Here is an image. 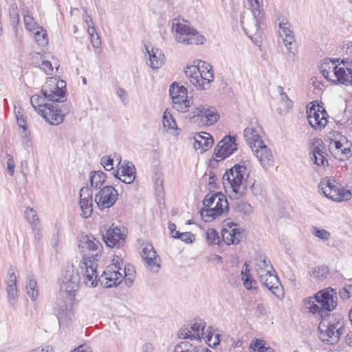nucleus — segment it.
I'll use <instances>...</instances> for the list:
<instances>
[{
    "label": "nucleus",
    "mask_w": 352,
    "mask_h": 352,
    "mask_svg": "<svg viewBox=\"0 0 352 352\" xmlns=\"http://www.w3.org/2000/svg\"><path fill=\"white\" fill-rule=\"evenodd\" d=\"M78 248L82 252L89 251L79 263L85 284L89 287L97 286L98 261L101 256L102 245L93 235H82L79 238Z\"/></svg>",
    "instance_id": "obj_1"
},
{
    "label": "nucleus",
    "mask_w": 352,
    "mask_h": 352,
    "mask_svg": "<svg viewBox=\"0 0 352 352\" xmlns=\"http://www.w3.org/2000/svg\"><path fill=\"white\" fill-rule=\"evenodd\" d=\"M80 276L73 265L68 266L63 278L60 280V291L53 310L59 323L64 322L69 318L70 310L68 304L72 302L75 292L78 290Z\"/></svg>",
    "instance_id": "obj_2"
},
{
    "label": "nucleus",
    "mask_w": 352,
    "mask_h": 352,
    "mask_svg": "<svg viewBox=\"0 0 352 352\" xmlns=\"http://www.w3.org/2000/svg\"><path fill=\"white\" fill-rule=\"evenodd\" d=\"M304 304L310 314L323 319L338 306V292L330 287L322 289L305 299Z\"/></svg>",
    "instance_id": "obj_3"
},
{
    "label": "nucleus",
    "mask_w": 352,
    "mask_h": 352,
    "mask_svg": "<svg viewBox=\"0 0 352 352\" xmlns=\"http://www.w3.org/2000/svg\"><path fill=\"white\" fill-rule=\"evenodd\" d=\"M249 176L245 162L234 165L226 170L222 177L224 187L230 186L232 192L230 198L239 199L245 194L247 190L246 177Z\"/></svg>",
    "instance_id": "obj_4"
},
{
    "label": "nucleus",
    "mask_w": 352,
    "mask_h": 352,
    "mask_svg": "<svg viewBox=\"0 0 352 352\" xmlns=\"http://www.w3.org/2000/svg\"><path fill=\"white\" fill-rule=\"evenodd\" d=\"M319 338L328 344H336L342 335L346 333L344 318L334 314L329 320L321 319L318 325Z\"/></svg>",
    "instance_id": "obj_5"
},
{
    "label": "nucleus",
    "mask_w": 352,
    "mask_h": 352,
    "mask_svg": "<svg viewBox=\"0 0 352 352\" xmlns=\"http://www.w3.org/2000/svg\"><path fill=\"white\" fill-rule=\"evenodd\" d=\"M172 32L177 43L185 45H199L204 43V38L196 30L186 24L184 20L173 19Z\"/></svg>",
    "instance_id": "obj_6"
},
{
    "label": "nucleus",
    "mask_w": 352,
    "mask_h": 352,
    "mask_svg": "<svg viewBox=\"0 0 352 352\" xmlns=\"http://www.w3.org/2000/svg\"><path fill=\"white\" fill-rule=\"evenodd\" d=\"M112 262L107 267L100 276L98 277L97 274L96 283L99 282L102 287L106 288L116 287L123 280V274L120 272L122 270V259L116 256L112 260Z\"/></svg>",
    "instance_id": "obj_7"
},
{
    "label": "nucleus",
    "mask_w": 352,
    "mask_h": 352,
    "mask_svg": "<svg viewBox=\"0 0 352 352\" xmlns=\"http://www.w3.org/2000/svg\"><path fill=\"white\" fill-rule=\"evenodd\" d=\"M318 189L325 197L337 202L349 200L351 197L349 190L341 187L335 180L329 178L321 179Z\"/></svg>",
    "instance_id": "obj_8"
},
{
    "label": "nucleus",
    "mask_w": 352,
    "mask_h": 352,
    "mask_svg": "<svg viewBox=\"0 0 352 352\" xmlns=\"http://www.w3.org/2000/svg\"><path fill=\"white\" fill-rule=\"evenodd\" d=\"M204 70L201 71L199 66H188L184 70L186 78L190 82L199 89H206V85H208L213 80V72L212 67L207 64Z\"/></svg>",
    "instance_id": "obj_9"
},
{
    "label": "nucleus",
    "mask_w": 352,
    "mask_h": 352,
    "mask_svg": "<svg viewBox=\"0 0 352 352\" xmlns=\"http://www.w3.org/2000/svg\"><path fill=\"white\" fill-rule=\"evenodd\" d=\"M66 82L63 80L49 78L41 89V94L48 101L63 102L65 99Z\"/></svg>",
    "instance_id": "obj_10"
},
{
    "label": "nucleus",
    "mask_w": 352,
    "mask_h": 352,
    "mask_svg": "<svg viewBox=\"0 0 352 352\" xmlns=\"http://www.w3.org/2000/svg\"><path fill=\"white\" fill-rule=\"evenodd\" d=\"M251 9V13L248 16L243 14L241 18V23L242 28L245 34L252 37L257 34L259 30V24L264 17L263 3L259 5L258 9H255L252 6L249 5Z\"/></svg>",
    "instance_id": "obj_11"
},
{
    "label": "nucleus",
    "mask_w": 352,
    "mask_h": 352,
    "mask_svg": "<svg viewBox=\"0 0 352 352\" xmlns=\"http://www.w3.org/2000/svg\"><path fill=\"white\" fill-rule=\"evenodd\" d=\"M70 107L63 102H53L46 106V108L39 109V114L52 125L62 123L65 116L69 113Z\"/></svg>",
    "instance_id": "obj_12"
},
{
    "label": "nucleus",
    "mask_w": 352,
    "mask_h": 352,
    "mask_svg": "<svg viewBox=\"0 0 352 352\" xmlns=\"http://www.w3.org/2000/svg\"><path fill=\"white\" fill-rule=\"evenodd\" d=\"M276 16L278 21L279 34L283 38V41L287 48V53L294 56L297 52V45L294 32L290 29L291 25L281 13L277 12Z\"/></svg>",
    "instance_id": "obj_13"
},
{
    "label": "nucleus",
    "mask_w": 352,
    "mask_h": 352,
    "mask_svg": "<svg viewBox=\"0 0 352 352\" xmlns=\"http://www.w3.org/2000/svg\"><path fill=\"white\" fill-rule=\"evenodd\" d=\"M118 197V191L112 186H106L95 195V202L99 209L109 208L114 205Z\"/></svg>",
    "instance_id": "obj_14"
},
{
    "label": "nucleus",
    "mask_w": 352,
    "mask_h": 352,
    "mask_svg": "<svg viewBox=\"0 0 352 352\" xmlns=\"http://www.w3.org/2000/svg\"><path fill=\"white\" fill-rule=\"evenodd\" d=\"M206 322L201 319H195L193 323L187 327H182L178 332L180 339H190V340H201L204 335Z\"/></svg>",
    "instance_id": "obj_15"
},
{
    "label": "nucleus",
    "mask_w": 352,
    "mask_h": 352,
    "mask_svg": "<svg viewBox=\"0 0 352 352\" xmlns=\"http://www.w3.org/2000/svg\"><path fill=\"white\" fill-rule=\"evenodd\" d=\"M235 141V137L226 136L219 142L214 152L217 161L224 160L237 149Z\"/></svg>",
    "instance_id": "obj_16"
},
{
    "label": "nucleus",
    "mask_w": 352,
    "mask_h": 352,
    "mask_svg": "<svg viewBox=\"0 0 352 352\" xmlns=\"http://www.w3.org/2000/svg\"><path fill=\"white\" fill-rule=\"evenodd\" d=\"M307 120L310 126L315 130H321L327 123L328 114L324 109L320 110L312 104L307 109Z\"/></svg>",
    "instance_id": "obj_17"
},
{
    "label": "nucleus",
    "mask_w": 352,
    "mask_h": 352,
    "mask_svg": "<svg viewBox=\"0 0 352 352\" xmlns=\"http://www.w3.org/2000/svg\"><path fill=\"white\" fill-rule=\"evenodd\" d=\"M193 117L200 118L205 125L210 126L214 124L219 118L217 111L214 107L206 105H199L193 111Z\"/></svg>",
    "instance_id": "obj_18"
},
{
    "label": "nucleus",
    "mask_w": 352,
    "mask_h": 352,
    "mask_svg": "<svg viewBox=\"0 0 352 352\" xmlns=\"http://www.w3.org/2000/svg\"><path fill=\"white\" fill-rule=\"evenodd\" d=\"M342 140H331L329 150L332 155L340 161H344L351 155V144L345 138Z\"/></svg>",
    "instance_id": "obj_19"
},
{
    "label": "nucleus",
    "mask_w": 352,
    "mask_h": 352,
    "mask_svg": "<svg viewBox=\"0 0 352 352\" xmlns=\"http://www.w3.org/2000/svg\"><path fill=\"white\" fill-rule=\"evenodd\" d=\"M325 146L320 138H314L310 146L311 159L318 166H324L328 164L326 158Z\"/></svg>",
    "instance_id": "obj_20"
},
{
    "label": "nucleus",
    "mask_w": 352,
    "mask_h": 352,
    "mask_svg": "<svg viewBox=\"0 0 352 352\" xmlns=\"http://www.w3.org/2000/svg\"><path fill=\"white\" fill-rule=\"evenodd\" d=\"M275 272H269L265 275L260 276V282L272 292L276 296L280 298L283 296V287Z\"/></svg>",
    "instance_id": "obj_21"
},
{
    "label": "nucleus",
    "mask_w": 352,
    "mask_h": 352,
    "mask_svg": "<svg viewBox=\"0 0 352 352\" xmlns=\"http://www.w3.org/2000/svg\"><path fill=\"white\" fill-rule=\"evenodd\" d=\"M79 196V205L82 211L80 215L84 218H88L93 212L92 191L89 187H82L80 190Z\"/></svg>",
    "instance_id": "obj_22"
},
{
    "label": "nucleus",
    "mask_w": 352,
    "mask_h": 352,
    "mask_svg": "<svg viewBox=\"0 0 352 352\" xmlns=\"http://www.w3.org/2000/svg\"><path fill=\"white\" fill-rule=\"evenodd\" d=\"M102 238L107 245L111 248H120L125 242V236L118 227L109 228Z\"/></svg>",
    "instance_id": "obj_23"
},
{
    "label": "nucleus",
    "mask_w": 352,
    "mask_h": 352,
    "mask_svg": "<svg viewBox=\"0 0 352 352\" xmlns=\"http://www.w3.org/2000/svg\"><path fill=\"white\" fill-rule=\"evenodd\" d=\"M140 247L142 248V257L146 263L148 267L152 272H157L160 268V265L156 261V252L153 245L147 242H143Z\"/></svg>",
    "instance_id": "obj_24"
},
{
    "label": "nucleus",
    "mask_w": 352,
    "mask_h": 352,
    "mask_svg": "<svg viewBox=\"0 0 352 352\" xmlns=\"http://www.w3.org/2000/svg\"><path fill=\"white\" fill-rule=\"evenodd\" d=\"M252 151L264 169L267 170L273 165L274 158L272 154L270 149L264 142L262 145L257 146Z\"/></svg>",
    "instance_id": "obj_25"
},
{
    "label": "nucleus",
    "mask_w": 352,
    "mask_h": 352,
    "mask_svg": "<svg viewBox=\"0 0 352 352\" xmlns=\"http://www.w3.org/2000/svg\"><path fill=\"white\" fill-rule=\"evenodd\" d=\"M205 208H225L229 210V204L225 195L221 192L208 194L203 201Z\"/></svg>",
    "instance_id": "obj_26"
},
{
    "label": "nucleus",
    "mask_w": 352,
    "mask_h": 352,
    "mask_svg": "<svg viewBox=\"0 0 352 352\" xmlns=\"http://www.w3.org/2000/svg\"><path fill=\"white\" fill-rule=\"evenodd\" d=\"M146 50L149 56V63L147 64L153 69H159L164 63L165 57L162 50L158 48L151 47L149 50V46L145 45Z\"/></svg>",
    "instance_id": "obj_27"
},
{
    "label": "nucleus",
    "mask_w": 352,
    "mask_h": 352,
    "mask_svg": "<svg viewBox=\"0 0 352 352\" xmlns=\"http://www.w3.org/2000/svg\"><path fill=\"white\" fill-rule=\"evenodd\" d=\"M203 134H198L194 138V147L197 151H199L201 153L208 151L213 144L212 137L207 133Z\"/></svg>",
    "instance_id": "obj_28"
},
{
    "label": "nucleus",
    "mask_w": 352,
    "mask_h": 352,
    "mask_svg": "<svg viewBox=\"0 0 352 352\" xmlns=\"http://www.w3.org/2000/svg\"><path fill=\"white\" fill-rule=\"evenodd\" d=\"M243 137L252 150L258 145H262L263 143V141L259 135L258 131L256 129L250 127L246 128L243 132Z\"/></svg>",
    "instance_id": "obj_29"
},
{
    "label": "nucleus",
    "mask_w": 352,
    "mask_h": 352,
    "mask_svg": "<svg viewBox=\"0 0 352 352\" xmlns=\"http://www.w3.org/2000/svg\"><path fill=\"white\" fill-rule=\"evenodd\" d=\"M333 73L334 76L336 77V82L338 83L349 85H352V69L350 67H347L346 71L343 67H338L337 65L333 66Z\"/></svg>",
    "instance_id": "obj_30"
},
{
    "label": "nucleus",
    "mask_w": 352,
    "mask_h": 352,
    "mask_svg": "<svg viewBox=\"0 0 352 352\" xmlns=\"http://www.w3.org/2000/svg\"><path fill=\"white\" fill-rule=\"evenodd\" d=\"M255 270L259 278L260 276L267 274L269 272H275L270 261L262 255L258 256L256 258Z\"/></svg>",
    "instance_id": "obj_31"
},
{
    "label": "nucleus",
    "mask_w": 352,
    "mask_h": 352,
    "mask_svg": "<svg viewBox=\"0 0 352 352\" xmlns=\"http://www.w3.org/2000/svg\"><path fill=\"white\" fill-rule=\"evenodd\" d=\"M192 103V97L188 96V94H183L181 97L176 98L172 101L173 109L181 113L186 112Z\"/></svg>",
    "instance_id": "obj_32"
},
{
    "label": "nucleus",
    "mask_w": 352,
    "mask_h": 352,
    "mask_svg": "<svg viewBox=\"0 0 352 352\" xmlns=\"http://www.w3.org/2000/svg\"><path fill=\"white\" fill-rule=\"evenodd\" d=\"M122 182L130 184L133 182L135 177V166L132 162H124L120 166Z\"/></svg>",
    "instance_id": "obj_33"
},
{
    "label": "nucleus",
    "mask_w": 352,
    "mask_h": 352,
    "mask_svg": "<svg viewBox=\"0 0 352 352\" xmlns=\"http://www.w3.org/2000/svg\"><path fill=\"white\" fill-rule=\"evenodd\" d=\"M228 211L225 208H205L201 210V216L204 221L210 222Z\"/></svg>",
    "instance_id": "obj_34"
},
{
    "label": "nucleus",
    "mask_w": 352,
    "mask_h": 352,
    "mask_svg": "<svg viewBox=\"0 0 352 352\" xmlns=\"http://www.w3.org/2000/svg\"><path fill=\"white\" fill-rule=\"evenodd\" d=\"M174 352H211V351L206 347L194 346L188 341H182L175 346Z\"/></svg>",
    "instance_id": "obj_35"
},
{
    "label": "nucleus",
    "mask_w": 352,
    "mask_h": 352,
    "mask_svg": "<svg viewBox=\"0 0 352 352\" xmlns=\"http://www.w3.org/2000/svg\"><path fill=\"white\" fill-rule=\"evenodd\" d=\"M107 178V175L103 172L91 171L89 175V179L91 188H99L104 184Z\"/></svg>",
    "instance_id": "obj_36"
},
{
    "label": "nucleus",
    "mask_w": 352,
    "mask_h": 352,
    "mask_svg": "<svg viewBox=\"0 0 352 352\" xmlns=\"http://www.w3.org/2000/svg\"><path fill=\"white\" fill-rule=\"evenodd\" d=\"M36 287L37 284L35 279L32 276L29 275L26 283V291L29 297L32 300H36L38 297V292Z\"/></svg>",
    "instance_id": "obj_37"
},
{
    "label": "nucleus",
    "mask_w": 352,
    "mask_h": 352,
    "mask_svg": "<svg viewBox=\"0 0 352 352\" xmlns=\"http://www.w3.org/2000/svg\"><path fill=\"white\" fill-rule=\"evenodd\" d=\"M245 270L241 271L242 280L245 289L250 290L254 288V285L256 284L255 280L250 277L249 265L247 262L245 263Z\"/></svg>",
    "instance_id": "obj_38"
},
{
    "label": "nucleus",
    "mask_w": 352,
    "mask_h": 352,
    "mask_svg": "<svg viewBox=\"0 0 352 352\" xmlns=\"http://www.w3.org/2000/svg\"><path fill=\"white\" fill-rule=\"evenodd\" d=\"M45 100H47V98H45L43 95L40 96L34 94L30 98V102L32 106L34 108L36 111H38V113L39 109H45L46 108L47 105L50 104L46 103Z\"/></svg>",
    "instance_id": "obj_39"
},
{
    "label": "nucleus",
    "mask_w": 352,
    "mask_h": 352,
    "mask_svg": "<svg viewBox=\"0 0 352 352\" xmlns=\"http://www.w3.org/2000/svg\"><path fill=\"white\" fill-rule=\"evenodd\" d=\"M187 89L183 86H179L177 82H173L170 86L169 94L172 101L175 98L181 97L183 94H187Z\"/></svg>",
    "instance_id": "obj_40"
},
{
    "label": "nucleus",
    "mask_w": 352,
    "mask_h": 352,
    "mask_svg": "<svg viewBox=\"0 0 352 352\" xmlns=\"http://www.w3.org/2000/svg\"><path fill=\"white\" fill-rule=\"evenodd\" d=\"M7 292L10 298H14L16 295V277L14 272L8 276L7 282Z\"/></svg>",
    "instance_id": "obj_41"
},
{
    "label": "nucleus",
    "mask_w": 352,
    "mask_h": 352,
    "mask_svg": "<svg viewBox=\"0 0 352 352\" xmlns=\"http://www.w3.org/2000/svg\"><path fill=\"white\" fill-rule=\"evenodd\" d=\"M329 272L327 266L320 265L312 269L311 275L318 280H323L327 278Z\"/></svg>",
    "instance_id": "obj_42"
},
{
    "label": "nucleus",
    "mask_w": 352,
    "mask_h": 352,
    "mask_svg": "<svg viewBox=\"0 0 352 352\" xmlns=\"http://www.w3.org/2000/svg\"><path fill=\"white\" fill-rule=\"evenodd\" d=\"M23 21L26 30L29 32H32L36 30L41 29V26L37 24L33 16L28 12L23 14Z\"/></svg>",
    "instance_id": "obj_43"
},
{
    "label": "nucleus",
    "mask_w": 352,
    "mask_h": 352,
    "mask_svg": "<svg viewBox=\"0 0 352 352\" xmlns=\"http://www.w3.org/2000/svg\"><path fill=\"white\" fill-rule=\"evenodd\" d=\"M34 35L35 41L40 46H45L47 44V35L46 32L41 26V29H38L32 32Z\"/></svg>",
    "instance_id": "obj_44"
},
{
    "label": "nucleus",
    "mask_w": 352,
    "mask_h": 352,
    "mask_svg": "<svg viewBox=\"0 0 352 352\" xmlns=\"http://www.w3.org/2000/svg\"><path fill=\"white\" fill-rule=\"evenodd\" d=\"M163 125L167 129H175L177 128V123L173 118L172 114L166 109L163 114Z\"/></svg>",
    "instance_id": "obj_45"
},
{
    "label": "nucleus",
    "mask_w": 352,
    "mask_h": 352,
    "mask_svg": "<svg viewBox=\"0 0 352 352\" xmlns=\"http://www.w3.org/2000/svg\"><path fill=\"white\" fill-rule=\"evenodd\" d=\"M8 12L12 25H17L19 22V13L18 6L15 2L10 3Z\"/></svg>",
    "instance_id": "obj_46"
},
{
    "label": "nucleus",
    "mask_w": 352,
    "mask_h": 352,
    "mask_svg": "<svg viewBox=\"0 0 352 352\" xmlns=\"http://www.w3.org/2000/svg\"><path fill=\"white\" fill-rule=\"evenodd\" d=\"M25 215L28 221L31 225V227H35L39 225L38 217H37L36 211L32 208H27L25 211Z\"/></svg>",
    "instance_id": "obj_47"
},
{
    "label": "nucleus",
    "mask_w": 352,
    "mask_h": 352,
    "mask_svg": "<svg viewBox=\"0 0 352 352\" xmlns=\"http://www.w3.org/2000/svg\"><path fill=\"white\" fill-rule=\"evenodd\" d=\"M15 115L19 126L23 129V137L28 136L27 133V118L20 110L16 111Z\"/></svg>",
    "instance_id": "obj_48"
},
{
    "label": "nucleus",
    "mask_w": 352,
    "mask_h": 352,
    "mask_svg": "<svg viewBox=\"0 0 352 352\" xmlns=\"http://www.w3.org/2000/svg\"><path fill=\"white\" fill-rule=\"evenodd\" d=\"M311 234L323 240V241H328L330 238V232L324 229H320L318 227L313 226L311 228Z\"/></svg>",
    "instance_id": "obj_49"
},
{
    "label": "nucleus",
    "mask_w": 352,
    "mask_h": 352,
    "mask_svg": "<svg viewBox=\"0 0 352 352\" xmlns=\"http://www.w3.org/2000/svg\"><path fill=\"white\" fill-rule=\"evenodd\" d=\"M173 237L179 239L186 243H192L195 236L190 232H180L175 231V234H173Z\"/></svg>",
    "instance_id": "obj_50"
},
{
    "label": "nucleus",
    "mask_w": 352,
    "mask_h": 352,
    "mask_svg": "<svg viewBox=\"0 0 352 352\" xmlns=\"http://www.w3.org/2000/svg\"><path fill=\"white\" fill-rule=\"evenodd\" d=\"M338 294L342 300H347L352 296V285H346L340 289Z\"/></svg>",
    "instance_id": "obj_51"
},
{
    "label": "nucleus",
    "mask_w": 352,
    "mask_h": 352,
    "mask_svg": "<svg viewBox=\"0 0 352 352\" xmlns=\"http://www.w3.org/2000/svg\"><path fill=\"white\" fill-rule=\"evenodd\" d=\"M206 235H207V239L209 243H210L212 244H214V245L219 243L220 238H219L218 232L214 229L209 228L207 230Z\"/></svg>",
    "instance_id": "obj_52"
},
{
    "label": "nucleus",
    "mask_w": 352,
    "mask_h": 352,
    "mask_svg": "<svg viewBox=\"0 0 352 352\" xmlns=\"http://www.w3.org/2000/svg\"><path fill=\"white\" fill-rule=\"evenodd\" d=\"M88 34L90 36L91 42L93 46L96 48L98 47L100 45V40L99 36L96 32V30L95 27L88 28Z\"/></svg>",
    "instance_id": "obj_53"
},
{
    "label": "nucleus",
    "mask_w": 352,
    "mask_h": 352,
    "mask_svg": "<svg viewBox=\"0 0 352 352\" xmlns=\"http://www.w3.org/2000/svg\"><path fill=\"white\" fill-rule=\"evenodd\" d=\"M232 229H223L221 231V236L224 243L227 245L234 244V239H233Z\"/></svg>",
    "instance_id": "obj_54"
},
{
    "label": "nucleus",
    "mask_w": 352,
    "mask_h": 352,
    "mask_svg": "<svg viewBox=\"0 0 352 352\" xmlns=\"http://www.w3.org/2000/svg\"><path fill=\"white\" fill-rule=\"evenodd\" d=\"M100 164L107 171L111 170L113 168V159L107 155L102 157Z\"/></svg>",
    "instance_id": "obj_55"
},
{
    "label": "nucleus",
    "mask_w": 352,
    "mask_h": 352,
    "mask_svg": "<svg viewBox=\"0 0 352 352\" xmlns=\"http://www.w3.org/2000/svg\"><path fill=\"white\" fill-rule=\"evenodd\" d=\"M238 209L244 214H250L252 212V207L250 204L243 201L238 204Z\"/></svg>",
    "instance_id": "obj_56"
},
{
    "label": "nucleus",
    "mask_w": 352,
    "mask_h": 352,
    "mask_svg": "<svg viewBox=\"0 0 352 352\" xmlns=\"http://www.w3.org/2000/svg\"><path fill=\"white\" fill-rule=\"evenodd\" d=\"M233 239H234V244L236 245L239 243L243 236V232L239 228H232Z\"/></svg>",
    "instance_id": "obj_57"
},
{
    "label": "nucleus",
    "mask_w": 352,
    "mask_h": 352,
    "mask_svg": "<svg viewBox=\"0 0 352 352\" xmlns=\"http://www.w3.org/2000/svg\"><path fill=\"white\" fill-rule=\"evenodd\" d=\"M280 100L281 102L284 103V107L285 109H289L293 106V102L289 99L287 96V94H281L280 96Z\"/></svg>",
    "instance_id": "obj_58"
},
{
    "label": "nucleus",
    "mask_w": 352,
    "mask_h": 352,
    "mask_svg": "<svg viewBox=\"0 0 352 352\" xmlns=\"http://www.w3.org/2000/svg\"><path fill=\"white\" fill-rule=\"evenodd\" d=\"M7 157H8V161H7L8 172L10 176H12L14 175V170L15 164L13 161L12 156L11 155L8 154Z\"/></svg>",
    "instance_id": "obj_59"
},
{
    "label": "nucleus",
    "mask_w": 352,
    "mask_h": 352,
    "mask_svg": "<svg viewBox=\"0 0 352 352\" xmlns=\"http://www.w3.org/2000/svg\"><path fill=\"white\" fill-rule=\"evenodd\" d=\"M329 69L330 67L329 66V63L327 62L324 61L321 64L320 72L323 77L327 80H331V79L329 78Z\"/></svg>",
    "instance_id": "obj_60"
},
{
    "label": "nucleus",
    "mask_w": 352,
    "mask_h": 352,
    "mask_svg": "<svg viewBox=\"0 0 352 352\" xmlns=\"http://www.w3.org/2000/svg\"><path fill=\"white\" fill-rule=\"evenodd\" d=\"M41 69L47 74H51L54 69L52 63L47 60H42Z\"/></svg>",
    "instance_id": "obj_61"
},
{
    "label": "nucleus",
    "mask_w": 352,
    "mask_h": 352,
    "mask_svg": "<svg viewBox=\"0 0 352 352\" xmlns=\"http://www.w3.org/2000/svg\"><path fill=\"white\" fill-rule=\"evenodd\" d=\"M124 274L123 276H131V277H135V268L133 265L130 264L125 265L124 268Z\"/></svg>",
    "instance_id": "obj_62"
},
{
    "label": "nucleus",
    "mask_w": 352,
    "mask_h": 352,
    "mask_svg": "<svg viewBox=\"0 0 352 352\" xmlns=\"http://www.w3.org/2000/svg\"><path fill=\"white\" fill-rule=\"evenodd\" d=\"M265 346V344L263 343V340L254 338L252 340L250 343V348L253 349H258V351H259V347L263 348Z\"/></svg>",
    "instance_id": "obj_63"
},
{
    "label": "nucleus",
    "mask_w": 352,
    "mask_h": 352,
    "mask_svg": "<svg viewBox=\"0 0 352 352\" xmlns=\"http://www.w3.org/2000/svg\"><path fill=\"white\" fill-rule=\"evenodd\" d=\"M154 346L151 342H144L140 348L139 352H153Z\"/></svg>",
    "instance_id": "obj_64"
}]
</instances>
